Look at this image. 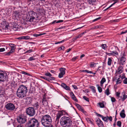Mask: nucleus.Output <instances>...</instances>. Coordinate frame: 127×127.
Segmentation results:
<instances>
[{"instance_id": "obj_1", "label": "nucleus", "mask_w": 127, "mask_h": 127, "mask_svg": "<svg viewBox=\"0 0 127 127\" xmlns=\"http://www.w3.org/2000/svg\"><path fill=\"white\" fill-rule=\"evenodd\" d=\"M27 87L22 85L20 86L16 92L17 96L19 98H23L25 96L28 92Z\"/></svg>"}, {"instance_id": "obj_2", "label": "nucleus", "mask_w": 127, "mask_h": 127, "mask_svg": "<svg viewBox=\"0 0 127 127\" xmlns=\"http://www.w3.org/2000/svg\"><path fill=\"white\" fill-rule=\"evenodd\" d=\"M60 123L62 127H69L72 125L71 119L69 117L64 116L61 118Z\"/></svg>"}, {"instance_id": "obj_3", "label": "nucleus", "mask_w": 127, "mask_h": 127, "mask_svg": "<svg viewBox=\"0 0 127 127\" xmlns=\"http://www.w3.org/2000/svg\"><path fill=\"white\" fill-rule=\"evenodd\" d=\"M42 124L44 126L49 127L52 122V119L51 117L48 115L42 116L41 119Z\"/></svg>"}, {"instance_id": "obj_4", "label": "nucleus", "mask_w": 127, "mask_h": 127, "mask_svg": "<svg viewBox=\"0 0 127 127\" xmlns=\"http://www.w3.org/2000/svg\"><path fill=\"white\" fill-rule=\"evenodd\" d=\"M39 123L36 119L32 118L29 120L26 123V127H38Z\"/></svg>"}, {"instance_id": "obj_5", "label": "nucleus", "mask_w": 127, "mask_h": 127, "mask_svg": "<svg viewBox=\"0 0 127 127\" xmlns=\"http://www.w3.org/2000/svg\"><path fill=\"white\" fill-rule=\"evenodd\" d=\"M29 17H28L26 18L27 21L30 22H32L33 20L35 19V18H37V14L33 11H30L28 12Z\"/></svg>"}, {"instance_id": "obj_6", "label": "nucleus", "mask_w": 127, "mask_h": 127, "mask_svg": "<svg viewBox=\"0 0 127 127\" xmlns=\"http://www.w3.org/2000/svg\"><path fill=\"white\" fill-rule=\"evenodd\" d=\"M8 76L6 73L2 71H0V82H3L7 80Z\"/></svg>"}, {"instance_id": "obj_7", "label": "nucleus", "mask_w": 127, "mask_h": 127, "mask_svg": "<svg viewBox=\"0 0 127 127\" xmlns=\"http://www.w3.org/2000/svg\"><path fill=\"white\" fill-rule=\"evenodd\" d=\"M26 113L30 116H32L35 115V111L33 107H30L27 109Z\"/></svg>"}, {"instance_id": "obj_8", "label": "nucleus", "mask_w": 127, "mask_h": 127, "mask_svg": "<svg viewBox=\"0 0 127 127\" xmlns=\"http://www.w3.org/2000/svg\"><path fill=\"white\" fill-rule=\"evenodd\" d=\"M65 111L62 110L59 112L56 115V118L55 120V122L58 124L59 122V119L62 115L64 114Z\"/></svg>"}, {"instance_id": "obj_9", "label": "nucleus", "mask_w": 127, "mask_h": 127, "mask_svg": "<svg viewBox=\"0 0 127 127\" xmlns=\"http://www.w3.org/2000/svg\"><path fill=\"white\" fill-rule=\"evenodd\" d=\"M5 107L7 110L10 111L14 110L15 109L14 105L11 103H7Z\"/></svg>"}, {"instance_id": "obj_10", "label": "nucleus", "mask_w": 127, "mask_h": 127, "mask_svg": "<svg viewBox=\"0 0 127 127\" xmlns=\"http://www.w3.org/2000/svg\"><path fill=\"white\" fill-rule=\"evenodd\" d=\"M17 120L18 122L21 124L24 123L26 121V119L24 117L19 116L17 118Z\"/></svg>"}, {"instance_id": "obj_11", "label": "nucleus", "mask_w": 127, "mask_h": 127, "mask_svg": "<svg viewBox=\"0 0 127 127\" xmlns=\"http://www.w3.org/2000/svg\"><path fill=\"white\" fill-rule=\"evenodd\" d=\"M65 68H61L60 69V72L59 73L58 77L59 78L62 77L65 73Z\"/></svg>"}, {"instance_id": "obj_12", "label": "nucleus", "mask_w": 127, "mask_h": 127, "mask_svg": "<svg viewBox=\"0 0 127 127\" xmlns=\"http://www.w3.org/2000/svg\"><path fill=\"white\" fill-rule=\"evenodd\" d=\"M96 122L99 127H104L102 122L98 118L96 121Z\"/></svg>"}, {"instance_id": "obj_13", "label": "nucleus", "mask_w": 127, "mask_h": 127, "mask_svg": "<svg viewBox=\"0 0 127 127\" xmlns=\"http://www.w3.org/2000/svg\"><path fill=\"white\" fill-rule=\"evenodd\" d=\"M40 78H41L45 80L48 81H50L52 80H55V78L54 77H50L49 78H47L45 76H40Z\"/></svg>"}, {"instance_id": "obj_14", "label": "nucleus", "mask_w": 127, "mask_h": 127, "mask_svg": "<svg viewBox=\"0 0 127 127\" xmlns=\"http://www.w3.org/2000/svg\"><path fill=\"white\" fill-rule=\"evenodd\" d=\"M75 105L79 110L83 113L86 112L85 111L82 106L78 104H76Z\"/></svg>"}, {"instance_id": "obj_15", "label": "nucleus", "mask_w": 127, "mask_h": 127, "mask_svg": "<svg viewBox=\"0 0 127 127\" xmlns=\"http://www.w3.org/2000/svg\"><path fill=\"white\" fill-rule=\"evenodd\" d=\"M9 45L11 47L10 50L14 52L16 48V46L15 45L13 44L9 43Z\"/></svg>"}, {"instance_id": "obj_16", "label": "nucleus", "mask_w": 127, "mask_h": 127, "mask_svg": "<svg viewBox=\"0 0 127 127\" xmlns=\"http://www.w3.org/2000/svg\"><path fill=\"white\" fill-rule=\"evenodd\" d=\"M26 99L27 100L26 102L27 104H30L31 103L32 101L31 97H27Z\"/></svg>"}, {"instance_id": "obj_17", "label": "nucleus", "mask_w": 127, "mask_h": 127, "mask_svg": "<svg viewBox=\"0 0 127 127\" xmlns=\"http://www.w3.org/2000/svg\"><path fill=\"white\" fill-rule=\"evenodd\" d=\"M126 60V58L123 57H121L120 58V64H121L123 65L125 64V63Z\"/></svg>"}, {"instance_id": "obj_18", "label": "nucleus", "mask_w": 127, "mask_h": 127, "mask_svg": "<svg viewBox=\"0 0 127 127\" xmlns=\"http://www.w3.org/2000/svg\"><path fill=\"white\" fill-rule=\"evenodd\" d=\"M125 111L124 109H123L120 113V115L122 118H125L126 116L125 114Z\"/></svg>"}, {"instance_id": "obj_19", "label": "nucleus", "mask_w": 127, "mask_h": 127, "mask_svg": "<svg viewBox=\"0 0 127 127\" xmlns=\"http://www.w3.org/2000/svg\"><path fill=\"white\" fill-rule=\"evenodd\" d=\"M33 106L35 108V109H38L39 107L41 108L39 105V103L37 102L34 103L33 105Z\"/></svg>"}, {"instance_id": "obj_20", "label": "nucleus", "mask_w": 127, "mask_h": 127, "mask_svg": "<svg viewBox=\"0 0 127 127\" xmlns=\"http://www.w3.org/2000/svg\"><path fill=\"white\" fill-rule=\"evenodd\" d=\"M122 94L123 95L122 98V101H123L127 99V95L125 94V92H124V93L123 92Z\"/></svg>"}, {"instance_id": "obj_21", "label": "nucleus", "mask_w": 127, "mask_h": 127, "mask_svg": "<svg viewBox=\"0 0 127 127\" xmlns=\"http://www.w3.org/2000/svg\"><path fill=\"white\" fill-rule=\"evenodd\" d=\"M71 95L72 99L75 101L77 102L78 100L76 99L73 93L72 92L71 94Z\"/></svg>"}, {"instance_id": "obj_22", "label": "nucleus", "mask_w": 127, "mask_h": 127, "mask_svg": "<svg viewBox=\"0 0 127 127\" xmlns=\"http://www.w3.org/2000/svg\"><path fill=\"white\" fill-rule=\"evenodd\" d=\"M106 81V79L104 78H102L101 81L100 82V86L102 87L103 86V84L104 82Z\"/></svg>"}, {"instance_id": "obj_23", "label": "nucleus", "mask_w": 127, "mask_h": 127, "mask_svg": "<svg viewBox=\"0 0 127 127\" xmlns=\"http://www.w3.org/2000/svg\"><path fill=\"white\" fill-rule=\"evenodd\" d=\"M105 93L107 95H108L110 94V93L109 92V89L108 88L105 90Z\"/></svg>"}, {"instance_id": "obj_24", "label": "nucleus", "mask_w": 127, "mask_h": 127, "mask_svg": "<svg viewBox=\"0 0 127 127\" xmlns=\"http://www.w3.org/2000/svg\"><path fill=\"white\" fill-rule=\"evenodd\" d=\"M97 64V63H96L94 62H91L90 64V67H94L96 66Z\"/></svg>"}, {"instance_id": "obj_25", "label": "nucleus", "mask_w": 127, "mask_h": 127, "mask_svg": "<svg viewBox=\"0 0 127 127\" xmlns=\"http://www.w3.org/2000/svg\"><path fill=\"white\" fill-rule=\"evenodd\" d=\"M122 69V67L121 66H119L118 69V72L119 73H121L123 71Z\"/></svg>"}, {"instance_id": "obj_26", "label": "nucleus", "mask_w": 127, "mask_h": 127, "mask_svg": "<svg viewBox=\"0 0 127 127\" xmlns=\"http://www.w3.org/2000/svg\"><path fill=\"white\" fill-rule=\"evenodd\" d=\"M96 86L97 87V89L99 92L101 93L102 91V89L99 86V85H97Z\"/></svg>"}, {"instance_id": "obj_27", "label": "nucleus", "mask_w": 127, "mask_h": 127, "mask_svg": "<svg viewBox=\"0 0 127 127\" xmlns=\"http://www.w3.org/2000/svg\"><path fill=\"white\" fill-rule=\"evenodd\" d=\"M112 60L110 58H109L108 59V61L107 63L108 65H111Z\"/></svg>"}, {"instance_id": "obj_28", "label": "nucleus", "mask_w": 127, "mask_h": 127, "mask_svg": "<svg viewBox=\"0 0 127 127\" xmlns=\"http://www.w3.org/2000/svg\"><path fill=\"white\" fill-rule=\"evenodd\" d=\"M19 12L17 11L14 12V15L16 17H18L19 15Z\"/></svg>"}, {"instance_id": "obj_29", "label": "nucleus", "mask_w": 127, "mask_h": 127, "mask_svg": "<svg viewBox=\"0 0 127 127\" xmlns=\"http://www.w3.org/2000/svg\"><path fill=\"white\" fill-rule=\"evenodd\" d=\"M101 47L102 49L104 50H106L107 47L105 44H102L101 45Z\"/></svg>"}, {"instance_id": "obj_30", "label": "nucleus", "mask_w": 127, "mask_h": 127, "mask_svg": "<svg viewBox=\"0 0 127 127\" xmlns=\"http://www.w3.org/2000/svg\"><path fill=\"white\" fill-rule=\"evenodd\" d=\"M122 79L120 78H118L117 80L116 84H118L121 83L122 82Z\"/></svg>"}, {"instance_id": "obj_31", "label": "nucleus", "mask_w": 127, "mask_h": 127, "mask_svg": "<svg viewBox=\"0 0 127 127\" xmlns=\"http://www.w3.org/2000/svg\"><path fill=\"white\" fill-rule=\"evenodd\" d=\"M44 75L45 76H49V77H51V76L52 75L50 73L48 72H45V73Z\"/></svg>"}, {"instance_id": "obj_32", "label": "nucleus", "mask_w": 127, "mask_h": 127, "mask_svg": "<svg viewBox=\"0 0 127 127\" xmlns=\"http://www.w3.org/2000/svg\"><path fill=\"white\" fill-rule=\"evenodd\" d=\"M100 107L103 108L104 107L105 105L103 103L101 102H99L98 103Z\"/></svg>"}, {"instance_id": "obj_33", "label": "nucleus", "mask_w": 127, "mask_h": 127, "mask_svg": "<svg viewBox=\"0 0 127 127\" xmlns=\"http://www.w3.org/2000/svg\"><path fill=\"white\" fill-rule=\"evenodd\" d=\"M95 0H87V1L90 4H93V3L95 2Z\"/></svg>"}, {"instance_id": "obj_34", "label": "nucleus", "mask_w": 127, "mask_h": 127, "mask_svg": "<svg viewBox=\"0 0 127 127\" xmlns=\"http://www.w3.org/2000/svg\"><path fill=\"white\" fill-rule=\"evenodd\" d=\"M102 119L105 122H108V118L106 117L102 116Z\"/></svg>"}, {"instance_id": "obj_35", "label": "nucleus", "mask_w": 127, "mask_h": 127, "mask_svg": "<svg viewBox=\"0 0 127 127\" xmlns=\"http://www.w3.org/2000/svg\"><path fill=\"white\" fill-rule=\"evenodd\" d=\"M90 88L91 89L93 92L94 93H95L96 92V90H95V87L93 86H91L90 87Z\"/></svg>"}, {"instance_id": "obj_36", "label": "nucleus", "mask_w": 127, "mask_h": 127, "mask_svg": "<svg viewBox=\"0 0 127 127\" xmlns=\"http://www.w3.org/2000/svg\"><path fill=\"white\" fill-rule=\"evenodd\" d=\"M43 105L45 106H47L48 105L47 101H42Z\"/></svg>"}, {"instance_id": "obj_37", "label": "nucleus", "mask_w": 127, "mask_h": 127, "mask_svg": "<svg viewBox=\"0 0 127 127\" xmlns=\"http://www.w3.org/2000/svg\"><path fill=\"white\" fill-rule=\"evenodd\" d=\"M8 23V22L5 21H3L2 22L3 27H4Z\"/></svg>"}, {"instance_id": "obj_38", "label": "nucleus", "mask_w": 127, "mask_h": 127, "mask_svg": "<svg viewBox=\"0 0 127 127\" xmlns=\"http://www.w3.org/2000/svg\"><path fill=\"white\" fill-rule=\"evenodd\" d=\"M35 59L33 57H30L29 58L28 60L29 61H31L32 60H35Z\"/></svg>"}, {"instance_id": "obj_39", "label": "nucleus", "mask_w": 127, "mask_h": 127, "mask_svg": "<svg viewBox=\"0 0 127 127\" xmlns=\"http://www.w3.org/2000/svg\"><path fill=\"white\" fill-rule=\"evenodd\" d=\"M122 123L120 121H118L117 123V125L119 127H121V126Z\"/></svg>"}, {"instance_id": "obj_40", "label": "nucleus", "mask_w": 127, "mask_h": 127, "mask_svg": "<svg viewBox=\"0 0 127 127\" xmlns=\"http://www.w3.org/2000/svg\"><path fill=\"white\" fill-rule=\"evenodd\" d=\"M112 53L113 54L112 55H118V52L116 51H113Z\"/></svg>"}, {"instance_id": "obj_41", "label": "nucleus", "mask_w": 127, "mask_h": 127, "mask_svg": "<svg viewBox=\"0 0 127 127\" xmlns=\"http://www.w3.org/2000/svg\"><path fill=\"white\" fill-rule=\"evenodd\" d=\"M23 38V39H28L30 38V37L29 36H23L22 37Z\"/></svg>"}, {"instance_id": "obj_42", "label": "nucleus", "mask_w": 127, "mask_h": 127, "mask_svg": "<svg viewBox=\"0 0 127 127\" xmlns=\"http://www.w3.org/2000/svg\"><path fill=\"white\" fill-rule=\"evenodd\" d=\"M21 73L22 74H23L25 75H27L30 76V74L29 73L26 72L24 71H22Z\"/></svg>"}, {"instance_id": "obj_43", "label": "nucleus", "mask_w": 127, "mask_h": 127, "mask_svg": "<svg viewBox=\"0 0 127 127\" xmlns=\"http://www.w3.org/2000/svg\"><path fill=\"white\" fill-rule=\"evenodd\" d=\"M64 89L67 90L69 91L70 90V88L69 87L66 85V86L64 87Z\"/></svg>"}, {"instance_id": "obj_44", "label": "nucleus", "mask_w": 127, "mask_h": 127, "mask_svg": "<svg viewBox=\"0 0 127 127\" xmlns=\"http://www.w3.org/2000/svg\"><path fill=\"white\" fill-rule=\"evenodd\" d=\"M111 100L112 102H114L116 101V99L115 98L113 97H111Z\"/></svg>"}, {"instance_id": "obj_45", "label": "nucleus", "mask_w": 127, "mask_h": 127, "mask_svg": "<svg viewBox=\"0 0 127 127\" xmlns=\"http://www.w3.org/2000/svg\"><path fill=\"white\" fill-rule=\"evenodd\" d=\"M83 98L85 100L87 101L88 102H89V98L87 97L86 96H83Z\"/></svg>"}, {"instance_id": "obj_46", "label": "nucleus", "mask_w": 127, "mask_h": 127, "mask_svg": "<svg viewBox=\"0 0 127 127\" xmlns=\"http://www.w3.org/2000/svg\"><path fill=\"white\" fill-rule=\"evenodd\" d=\"M42 101H47V98L46 97L45 95H44L42 99Z\"/></svg>"}, {"instance_id": "obj_47", "label": "nucleus", "mask_w": 127, "mask_h": 127, "mask_svg": "<svg viewBox=\"0 0 127 127\" xmlns=\"http://www.w3.org/2000/svg\"><path fill=\"white\" fill-rule=\"evenodd\" d=\"M13 52H13L11 51L10 50L9 52L6 53V55L7 56H9Z\"/></svg>"}, {"instance_id": "obj_48", "label": "nucleus", "mask_w": 127, "mask_h": 127, "mask_svg": "<svg viewBox=\"0 0 127 127\" xmlns=\"http://www.w3.org/2000/svg\"><path fill=\"white\" fill-rule=\"evenodd\" d=\"M78 56H77L76 57H74L71 60L72 61H75L77 59H78Z\"/></svg>"}, {"instance_id": "obj_49", "label": "nucleus", "mask_w": 127, "mask_h": 127, "mask_svg": "<svg viewBox=\"0 0 127 127\" xmlns=\"http://www.w3.org/2000/svg\"><path fill=\"white\" fill-rule=\"evenodd\" d=\"M116 96L117 97H118V98H119L120 97V93L118 92H116Z\"/></svg>"}, {"instance_id": "obj_50", "label": "nucleus", "mask_w": 127, "mask_h": 127, "mask_svg": "<svg viewBox=\"0 0 127 127\" xmlns=\"http://www.w3.org/2000/svg\"><path fill=\"white\" fill-rule=\"evenodd\" d=\"M83 72L85 71L88 73H92V71H89L88 70H83Z\"/></svg>"}, {"instance_id": "obj_51", "label": "nucleus", "mask_w": 127, "mask_h": 127, "mask_svg": "<svg viewBox=\"0 0 127 127\" xmlns=\"http://www.w3.org/2000/svg\"><path fill=\"white\" fill-rule=\"evenodd\" d=\"M64 47L63 46H62L61 47H60L59 48H58V50L59 51H60L61 50H64Z\"/></svg>"}, {"instance_id": "obj_52", "label": "nucleus", "mask_w": 127, "mask_h": 127, "mask_svg": "<svg viewBox=\"0 0 127 127\" xmlns=\"http://www.w3.org/2000/svg\"><path fill=\"white\" fill-rule=\"evenodd\" d=\"M66 85L64 83H63L61 84V86L62 87L64 88Z\"/></svg>"}, {"instance_id": "obj_53", "label": "nucleus", "mask_w": 127, "mask_h": 127, "mask_svg": "<svg viewBox=\"0 0 127 127\" xmlns=\"http://www.w3.org/2000/svg\"><path fill=\"white\" fill-rule=\"evenodd\" d=\"M123 83L124 84H127V78H125L123 80Z\"/></svg>"}, {"instance_id": "obj_54", "label": "nucleus", "mask_w": 127, "mask_h": 127, "mask_svg": "<svg viewBox=\"0 0 127 127\" xmlns=\"http://www.w3.org/2000/svg\"><path fill=\"white\" fill-rule=\"evenodd\" d=\"M32 51H33L32 50V49H30V50H29L27 51L25 53H29L31 52H32Z\"/></svg>"}, {"instance_id": "obj_55", "label": "nucleus", "mask_w": 127, "mask_h": 127, "mask_svg": "<svg viewBox=\"0 0 127 127\" xmlns=\"http://www.w3.org/2000/svg\"><path fill=\"white\" fill-rule=\"evenodd\" d=\"M41 35V34H33V36L35 37H38Z\"/></svg>"}, {"instance_id": "obj_56", "label": "nucleus", "mask_w": 127, "mask_h": 127, "mask_svg": "<svg viewBox=\"0 0 127 127\" xmlns=\"http://www.w3.org/2000/svg\"><path fill=\"white\" fill-rule=\"evenodd\" d=\"M107 117L110 121H112V117L110 116L109 117H108L107 116Z\"/></svg>"}, {"instance_id": "obj_57", "label": "nucleus", "mask_w": 127, "mask_h": 127, "mask_svg": "<svg viewBox=\"0 0 127 127\" xmlns=\"http://www.w3.org/2000/svg\"><path fill=\"white\" fill-rule=\"evenodd\" d=\"M96 115L97 116L100 117L101 118H102L103 116L102 115L97 113H96Z\"/></svg>"}, {"instance_id": "obj_58", "label": "nucleus", "mask_w": 127, "mask_h": 127, "mask_svg": "<svg viewBox=\"0 0 127 127\" xmlns=\"http://www.w3.org/2000/svg\"><path fill=\"white\" fill-rule=\"evenodd\" d=\"M5 51V49L4 48H0V52H3Z\"/></svg>"}, {"instance_id": "obj_59", "label": "nucleus", "mask_w": 127, "mask_h": 127, "mask_svg": "<svg viewBox=\"0 0 127 127\" xmlns=\"http://www.w3.org/2000/svg\"><path fill=\"white\" fill-rule=\"evenodd\" d=\"M108 56H110L112 55V54L111 53H108L107 52H106L105 53Z\"/></svg>"}, {"instance_id": "obj_60", "label": "nucleus", "mask_w": 127, "mask_h": 127, "mask_svg": "<svg viewBox=\"0 0 127 127\" xmlns=\"http://www.w3.org/2000/svg\"><path fill=\"white\" fill-rule=\"evenodd\" d=\"M127 32V30H126L125 32H122L121 33V34H125Z\"/></svg>"}, {"instance_id": "obj_61", "label": "nucleus", "mask_w": 127, "mask_h": 127, "mask_svg": "<svg viewBox=\"0 0 127 127\" xmlns=\"http://www.w3.org/2000/svg\"><path fill=\"white\" fill-rule=\"evenodd\" d=\"M72 87H73V88L75 89H78V88L75 85H72Z\"/></svg>"}, {"instance_id": "obj_62", "label": "nucleus", "mask_w": 127, "mask_h": 127, "mask_svg": "<svg viewBox=\"0 0 127 127\" xmlns=\"http://www.w3.org/2000/svg\"><path fill=\"white\" fill-rule=\"evenodd\" d=\"M101 18V17H99L97 18L96 19H94L93 20V21L94 22V21H97L99 19H100Z\"/></svg>"}, {"instance_id": "obj_63", "label": "nucleus", "mask_w": 127, "mask_h": 127, "mask_svg": "<svg viewBox=\"0 0 127 127\" xmlns=\"http://www.w3.org/2000/svg\"><path fill=\"white\" fill-rule=\"evenodd\" d=\"M122 96H120L119 98H118V99H119V101L122 100Z\"/></svg>"}, {"instance_id": "obj_64", "label": "nucleus", "mask_w": 127, "mask_h": 127, "mask_svg": "<svg viewBox=\"0 0 127 127\" xmlns=\"http://www.w3.org/2000/svg\"><path fill=\"white\" fill-rule=\"evenodd\" d=\"M0 93H2V95H3L5 94V92L3 90H0Z\"/></svg>"}]
</instances>
